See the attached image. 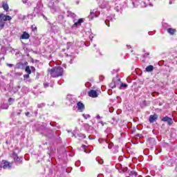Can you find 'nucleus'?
<instances>
[{"mask_svg":"<svg viewBox=\"0 0 177 177\" xmlns=\"http://www.w3.org/2000/svg\"><path fill=\"white\" fill-rule=\"evenodd\" d=\"M28 114H30V112H27V113H26V115H28Z\"/></svg>","mask_w":177,"mask_h":177,"instance_id":"a878e982","label":"nucleus"},{"mask_svg":"<svg viewBox=\"0 0 177 177\" xmlns=\"http://www.w3.org/2000/svg\"><path fill=\"white\" fill-rule=\"evenodd\" d=\"M82 115L85 120H88V118H91V115L89 114H83Z\"/></svg>","mask_w":177,"mask_h":177,"instance_id":"a211bd4d","label":"nucleus"},{"mask_svg":"<svg viewBox=\"0 0 177 177\" xmlns=\"http://www.w3.org/2000/svg\"><path fill=\"white\" fill-rule=\"evenodd\" d=\"M106 26L109 27V25H108L107 24H106Z\"/></svg>","mask_w":177,"mask_h":177,"instance_id":"c85d7f7f","label":"nucleus"},{"mask_svg":"<svg viewBox=\"0 0 177 177\" xmlns=\"http://www.w3.org/2000/svg\"><path fill=\"white\" fill-rule=\"evenodd\" d=\"M21 39H28L30 38V35L26 32H24L21 36Z\"/></svg>","mask_w":177,"mask_h":177,"instance_id":"9d476101","label":"nucleus"},{"mask_svg":"<svg viewBox=\"0 0 177 177\" xmlns=\"http://www.w3.org/2000/svg\"><path fill=\"white\" fill-rule=\"evenodd\" d=\"M167 32H169V34H171V35H173V34H175V32H176V30L175 29L169 28V29H167Z\"/></svg>","mask_w":177,"mask_h":177,"instance_id":"ddd939ff","label":"nucleus"},{"mask_svg":"<svg viewBox=\"0 0 177 177\" xmlns=\"http://www.w3.org/2000/svg\"><path fill=\"white\" fill-rule=\"evenodd\" d=\"M162 121H164L165 122H167L169 125H172L174 123V121H172V119L168 116H166L162 119Z\"/></svg>","mask_w":177,"mask_h":177,"instance_id":"39448f33","label":"nucleus"},{"mask_svg":"<svg viewBox=\"0 0 177 177\" xmlns=\"http://www.w3.org/2000/svg\"><path fill=\"white\" fill-rule=\"evenodd\" d=\"M24 78H30V74L24 75Z\"/></svg>","mask_w":177,"mask_h":177,"instance_id":"412c9836","label":"nucleus"},{"mask_svg":"<svg viewBox=\"0 0 177 177\" xmlns=\"http://www.w3.org/2000/svg\"><path fill=\"white\" fill-rule=\"evenodd\" d=\"M2 8L3 9H4V10H6V12H8V10H9V5H8V3H3Z\"/></svg>","mask_w":177,"mask_h":177,"instance_id":"f8f14e48","label":"nucleus"},{"mask_svg":"<svg viewBox=\"0 0 177 177\" xmlns=\"http://www.w3.org/2000/svg\"><path fill=\"white\" fill-rule=\"evenodd\" d=\"M24 64L22 63H18L16 65V68H23Z\"/></svg>","mask_w":177,"mask_h":177,"instance_id":"2eb2a0df","label":"nucleus"},{"mask_svg":"<svg viewBox=\"0 0 177 177\" xmlns=\"http://www.w3.org/2000/svg\"><path fill=\"white\" fill-rule=\"evenodd\" d=\"M133 175H136H136H137V173L134 171L133 174Z\"/></svg>","mask_w":177,"mask_h":177,"instance_id":"bb28decb","label":"nucleus"},{"mask_svg":"<svg viewBox=\"0 0 177 177\" xmlns=\"http://www.w3.org/2000/svg\"><path fill=\"white\" fill-rule=\"evenodd\" d=\"M7 66L8 67H13V64H7Z\"/></svg>","mask_w":177,"mask_h":177,"instance_id":"4be33fe9","label":"nucleus"},{"mask_svg":"<svg viewBox=\"0 0 177 177\" xmlns=\"http://www.w3.org/2000/svg\"><path fill=\"white\" fill-rule=\"evenodd\" d=\"M100 164H102V162H99Z\"/></svg>","mask_w":177,"mask_h":177,"instance_id":"7c9ffc66","label":"nucleus"},{"mask_svg":"<svg viewBox=\"0 0 177 177\" xmlns=\"http://www.w3.org/2000/svg\"><path fill=\"white\" fill-rule=\"evenodd\" d=\"M0 168H3L4 169H10V164L9 163V162L6 160H3L1 162V165H0Z\"/></svg>","mask_w":177,"mask_h":177,"instance_id":"7ed1b4c3","label":"nucleus"},{"mask_svg":"<svg viewBox=\"0 0 177 177\" xmlns=\"http://www.w3.org/2000/svg\"><path fill=\"white\" fill-rule=\"evenodd\" d=\"M77 109L80 113H82L85 110V105L82 102H79L77 104Z\"/></svg>","mask_w":177,"mask_h":177,"instance_id":"20e7f679","label":"nucleus"},{"mask_svg":"<svg viewBox=\"0 0 177 177\" xmlns=\"http://www.w3.org/2000/svg\"><path fill=\"white\" fill-rule=\"evenodd\" d=\"M82 147L83 149H85V147H86V145H82Z\"/></svg>","mask_w":177,"mask_h":177,"instance_id":"393cba45","label":"nucleus"},{"mask_svg":"<svg viewBox=\"0 0 177 177\" xmlns=\"http://www.w3.org/2000/svg\"><path fill=\"white\" fill-rule=\"evenodd\" d=\"M25 71L28 73V74H31V69H30V66H26Z\"/></svg>","mask_w":177,"mask_h":177,"instance_id":"f3484780","label":"nucleus"},{"mask_svg":"<svg viewBox=\"0 0 177 177\" xmlns=\"http://www.w3.org/2000/svg\"><path fill=\"white\" fill-rule=\"evenodd\" d=\"M12 157L15 160V161H17V162H20V160H21V158H20L15 152L12 153Z\"/></svg>","mask_w":177,"mask_h":177,"instance_id":"6e6552de","label":"nucleus"},{"mask_svg":"<svg viewBox=\"0 0 177 177\" xmlns=\"http://www.w3.org/2000/svg\"><path fill=\"white\" fill-rule=\"evenodd\" d=\"M10 20H12V17L3 13L0 14V28L5 27V21H10Z\"/></svg>","mask_w":177,"mask_h":177,"instance_id":"f03ea898","label":"nucleus"},{"mask_svg":"<svg viewBox=\"0 0 177 177\" xmlns=\"http://www.w3.org/2000/svg\"><path fill=\"white\" fill-rule=\"evenodd\" d=\"M88 96H90V97H97V91L95 90H91L88 91Z\"/></svg>","mask_w":177,"mask_h":177,"instance_id":"423d86ee","label":"nucleus"},{"mask_svg":"<svg viewBox=\"0 0 177 177\" xmlns=\"http://www.w3.org/2000/svg\"><path fill=\"white\" fill-rule=\"evenodd\" d=\"M128 86V84L122 83L120 85V89H122V88H127Z\"/></svg>","mask_w":177,"mask_h":177,"instance_id":"6ab92c4d","label":"nucleus"},{"mask_svg":"<svg viewBox=\"0 0 177 177\" xmlns=\"http://www.w3.org/2000/svg\"><path fill=\"white\" fill-rule=\"evenodd\" d=\"M100 118H100V115H97V120H100Z\"/></svg>","mask_w":177,"mask_h":177,"instance_id":"b1692460","label":"nucleus"},{"mask_svg":"<svg viewBox=\"0 0 177 177\" xmlns=\"http://www.w3.org/2000/svg\"><path fill=\"white\" fill-rule=\"evenodd\" d=\"M158 116L156 114L149 116V122L153 123L157 120Z\"/></svg>","mask_w":177,"mask_h":177,"instance_id":"0eeeda50","label":"nucleus"},{"mask_svg":"<svg viewBox=\"0 0 177 177\" xmlns=\"http://www.w3.org/2000/svg\"><path fill=\"white\" fill-rule=\"evenodd\" d=\"M12 157L15 160V161H17V162H20V160H21V158H20L15 152L12 153Z\"/></svg>","mask_w":177,"mask_h":177,"instance_id":"1a4fd4ad","label":"nucleus"},{"mask_svg":"<svg viewBox=\"0 0 177 177\" xmlns=\"http://www.w3.org/2000/svg\"><path fill=\"white\" fill-rule=\"evenodd\" d=\"M31 68H32V70H35V68L34 67H32V66L31 67Z\"/></svg>","mask_w":177,"mask_h":177,"instance_id":"cd10ccee","label":"nucleus"},{"mask_svg":"<svg viewBox=\"0 0 177 177\" xmlns=\"http://www.w3.org/2000/svg\"><path fill=\"white\" fill-rule=\"evenodd\" d=\"M48 72L53 78H57V77H61V75H63V68L59 66L57 68L48 70Z\"/></svg>","mask_w":177,"mask_h":177,"instance_id":"f257e3e1","label":"nucleus"},{"mask_svg":"<svg viewBox=\"0 0 177 177\" xmlns=\"http://www.w3.org/2000/svg\"><path fill=\"white\" fill-rule=\"evenodd\" d=\"M100 164H102V162H99Z\"/></svg>","mask_w":177,"mask_h":177,"instance_id":"c756f323","label":"nucleus"},{"mask_svg":"<svg viewBox=\"0 0 177 177\" xmlns=\"http://www.w3.org/2000/svg\"><path fill=\"white\" fill-rule=\"evenodd\" d=\"M2 109L7 110V109H9V106L7 104H4L2 105Z\"/></svg>","mask_w":177,"mask_h":177,"instance_id":"aec40b11","label":"nucleus"},{"mask_svg":"<svg viewBox=\"0 0 177 177\" xmlns=\"http://www.w3.org/2000/svg\"><path fill=\"white\" fill-rule=\"evenodd\" d=\"M153 70H154V67L153 66V65H149L146 68V71H147V73H151Z\"/></svg>","mask_w":177,"mask_h":177,"instance_id":"9b49d317","label":"nucleus"},{"mask_svg":"<svg viewBox=\"0 0 177 177\" xmlns=\"http://www.w3.org/2000/svg\"><path fill=\"white\" fill-rule=\"evenodd\" d=\"M95 16H96L95 14V11H93V12H91L90 15L88 16V17H89V19H92V18L95 17Z\"/></svg>","mask_w":177,"mask_h":177,"instance_id":"dca6fc26","label":"nucleus"},{"mask_svg":"<svg viewBox=\"0 0 177 177\" xmlns=\"http://www.w3.org/2000/svg\"><path fill=\"white\" fill-rule=\"evenodd\" d=\"M44 86H46V87L49 86V84H48V83H44Z\"/></svg>","mask_w":177,"mask_h":177,"instance_id":"5701e85b","label":"nucleus"},{"mask_svg":"<svg viewBox=\"0 0 177 177\" xmlns=\"http://www.w3.org/2000/svg\"><path fill=\"white\" fill-rule=\"evenodd\" d=\"M84 21L82 19H80L77 22L75 23L74 26H80L81 23H82Z\"/></svg>","mask_w":177,"mask_h":177,"instance_id":"4468645a","label":"nucleus"}]
</instances>
